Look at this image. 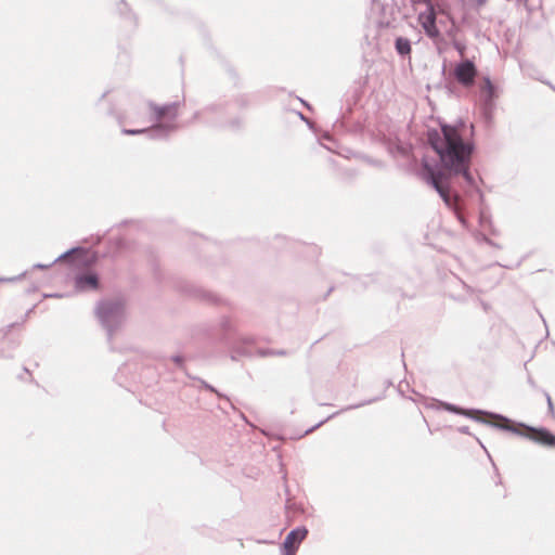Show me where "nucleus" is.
<instances>
[{
	"label": "nucleus",
	"instance_id": "f257e3e1",
	"mask_svg": "<svg viewBox=\"0 0 555 555\" xmlns=\"http://www.w3.org/2000/svg\"><path fill=\"white\" fill-rule=\"evenodd\" d=\"M441 132V137L431 140V145L439 155L443 170L437 171L429 165H425L424 179L462 221L460 196L451 191L449 179L452 175H463L466 180H472L468 169L473 147L469 143L464 142L455 127L443 126Z\"/></svg>",
	"mask_w": 555,
	"mask_h": 555
},
{
	"label": "nucleus",
	"instance_id": "f03ea898",
	"mask_svg": "<svg viewBox=\"0 0 555 555\" xmlns=\"http://www.w3.org/2000/svg\"><path fill=\"white\" fill-rule=\"evenodd\" d=\"M417 20L428 37L435 39L440 36V30L436 25V12L434 5L418 11Z\"/></svg>",
	"mask_w": 555,
	"mask_h": 555
},
{
	"label": "nucleus",
	"instance_id": "7ed1b4c3",
	"mask_svg": "<svg viewBox=\"0 0 555 555\" xmlns=\"http://www.w3.org/2000/svg\"><path fill=\"white\" fill-rule=\"evenodd\" d=\"M454 76L462 86L470 87L477 76V68L472 61L465 60L455 66Z\"/></svg>",
	"mask_w": 555,
	"mask_h": 555
},
{
	"label": "nucleus",
	"instance_id": "20e7f679",
	"mask_svg": "<svg viewBox=\"0 0 555 555\" xmlns=\"http://www.w3.org/2000/svg\"><path fill=\"white\" fill-rule=\"evenodd\" d=\"M307 533L308 531L305 528H297L291 531L283 543L285 555H295L299 544L304 541Z\"/></svg>",
	"mask_w": 555,
	"mask_h": 555
},
{
	"label": "nucleus",
	"instance_id": "39448f33",
	"mask_svg": "<svg viewBox=\"0 0 555 555\" xmlns=\"http://www.w3.org/2000/svg\"><path fill=\"white\" fill-rule=\"evenodd\" d=\"M528 433V437L533 441L546 446V447H555V436L546 429H535L526 427Z\"/></svg>",
	"mask_w": 555,
	"mask_h": 555
},
{
	"label": "nucleus",
	"instance_id": "423d86ee",
	"mask_svg": "<svg viewBox=\"0 0 555 555\" xmlns=\"http://www.w3.org/2000/svg\"><path fill=\"white\" fill-rule=\"evenodd\" d=\"M480 96L486 103H490L495 98V88L490 78L485 77L479 83Z\"/></svg>",
	"mask_w": 555,
	"mask_h": 555
},
{
	"label": "nucleus",
	"instance_id": "0eeeda50",
	"mask_svg": "<svg viewBox=\"0 0 555 555\" xmlns=\"http://www.w3.org/2000/svg\"><path fill=\"white\" fill-rule=\"evenodd\" d=\"M77 287L80 289L86 288H96L98 287V278L95 274L88 273L77 276L76 279Z\"/></svg>",
	"mask_w": 555,
	"mask_h": 555
},
{
	"label": "nucleus",
	"instance_id": "6e6552de",
	"mask_svg": "<svg viewBox=\"0 0 555 555\" xmlns=\"http://www.w3.org/2000/svg\"><path fill=\"white\" fill-rule=\"evenodd\" d=\"M151 111L155 116V120H160L163 117H165L167 115L175 114L176 107L172 105H167V106L151 105Z\"/></svg>",
	"mask_w": 555,
	"mask_h": 555
},
{
	"label": "nucleus",
	"instance_id": "1a4fd4ad",
	"mask_svg": "<svg viewBox=\"0 0 555 555\" xmlns=\"http://www.w3.org/2000/svg\"><path fill=\"white\" fill-rule=\"evenodd\" d=\"M396 50L401 55H406L411 53V44L406 38H398L396 40Z\"/></svg>",
	"mask_w": 555,
	"mask_h": 555
},
{
	"label": "nucleus",
	"instance_id": "9d476101",
	"mask_svg": "<svg viewBox=\"0 0 555 555\" xmlns=\"http://www.w3.org/2000/svg\"><path fill=\"white\" fill-rule=\"evenodd\" d=\"M412 2L416 12L421 11L422 7H424V9H427V7H433L430 0H412Z\"/></svg>",
	"mask_w": 555,
	"mask_h": 555
},
{
	"label": "nucleus",
	"instance_id": "9b49d317",
	"mask_svg": "<svg viewBox=\"0 0 555 555\" xmlns=\"http://www.w3.org/2000/svg\"><path fill=\"white\" fill-rule=\"evenodd\" d=\"M501 423L499 424L500 427L508 429V430H515L513 426L511 425V422L507 418L500 417Z\"/></svg>",
	"mask_w": 555,
	"mask_h": 555
},
{
	"label": "nucleus",
	"instance_id": "f8f14e48",
	"mask_svg": "<svg viewBox=\"0 0 555 555\" xmlns=\"http://www.w3.org/2000/svg\"><path fill=\"white\" fill-rule=\"evenodd\" d=\"M545 398H546V401H547L550 413L554 416L555 412H554V403L552 401V398H551V396L548 393H545Z\"/></svg>",
	"mask_w": 555,
	"mask_h": 555
},
{
	"label": "nucleus",
	"instance_id": "ddd939ff",
	"mask_svg": "<svg viewBox=\"0 0 555 555\" xmlns=\"http://www.w3.org/2000/svg\"><path fill=\"white\" fill-rule=\"evenodd\" d=\"M455 48L459 51L460 55L464 56V54H465V47L463 44H461V43H456Z\"/></svg>",
	"mask_w": 555,
	"mask_h": 555
},
{
	"label": "nucleus",
	"instance_id": "4468645a",
	"mask_svg": "<svg viewBox=\"0 0 555 555\" xmlns=\"http://www.w3.org/2000/svg\"><path fill=\"white\" fill-rule=\"evenodd\" d=\"M124 132L127 134H135L143 132V130H125Z\"/></svg>",
	"mask_w": 555,
	"mask_h": 555
}]
</instances>
